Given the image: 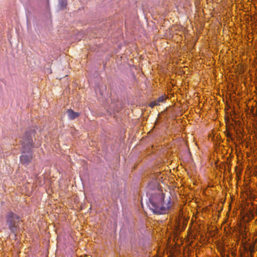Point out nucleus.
Listing matches in <instances>:
<instances>
[{
    "label": "nucleus",
    "mask_w": 257,
    "mask_h": 257,
    "mask_svg": "<svg viewBox=\"0 0 257 257\" xmlns=\"http://www.w3.org/2000/svg\"><path fill=\"white\" fill-rule=\"evenodd\" d=\"M148 205L151 210L156 214H163L168 212L171 206L170 196L166 198L164 194L157 190L154 193H149Z\"/></svg>",
    "instance_id": "f257e3e1"
},
{
    "label": "nucleus",
    "mask_w": 257,
    "mask_h": 257,
    "mask_svg": "<svg viewBox=\"0 0 257 257\" xmlns=\"http://www.w3.org/2000/svg\"><path fill=\"white\" fill-rule=\"evenodd\" d=\"M22 145L23 151L20 157V162L22 165L27 166L31 162L33 158L31 149L34 145L31 133H26L23 139Z\"/></svg>",
    "instance_id": "f03ea898"
},
{
    "label": "nucleus",
    "mask_w": 257,
    "mask_h": 257,
    "mask_svg": "<svg viewBox=\"0 0 257 257\" xmlns=\"http://www.w3.org/2000/svg\"><path fill=\"white\" fill-rule=\"evenodd\" d=\"M7 223L11 231L16 232L19 229V217L14 213L9 212L7 216Z\"/></svg>",
    "instance_id": "7ed1b4c3"
},
{
    "label": "nucleus",
    "mask_w": 257,
    "mask_h": 257,
    "mask_svg": "<svg viewBox=\"0 0 257 257\" xmlns=\"http://www.w3.org/2000/svg\"><path fill=\"white\" fill-rule=\"evenodd\" d=\"M68 116L70 119H74L79 116L80 114L78 112H74L71 109H69L67 111Z\"/></svg>",
    "instance_id": "20e7f679"
},
{
    "label": "nucleus",
    "mask_w": 257,
    "mask_h": 257,
    "mask_svg": "<svg viewBox=\"0 0 257 257\" xmlns=\"http://www.w3.org/2000/svg\"><path fill=\"white\" fill-rule=\"evenodd\" d=\"M158 183L156 180L150 182L148 184V187L149 189L154 190L158 188Z\"/></svg>",
    "instance_id": "39448f33"
},
{
    "label": "nucleus",
    "mask_w": 257,
    "mask_h": 257,
    "mask_svg": "<svg viewBox=\"0 0 257 257\" xmlns=\"http://www.w3.org/2000/svg\"><path fill=\"white\" fill-rule=\"evenodd\" d=\"M59 5L62 9L66 8L67 2L66 0H59Z\"/></svg>",
    "instance_id": "423d86ee"
},
{
    "label": "nucleus",
    "mask_w": 257,
    "mask_h": 257,
    "mask_svg": "<svg viewBox=\"0 0 257 257\" xmlns=\"http://www.w3.org/2000/svg\"><path fill=\"white\" fill-rule=\"evenodd\" d=\"M165 100V98L164 96L159 97L155 101L158 103V105H160V103L163 102Z\"/></svg>",
    "instance_id": "0eeeda50"
},
{
    "label": "nucleus",
    "mask_w": 257,
    "mask_h": 257,
    "mask_svg": "<svg viewBox=\"0 0 257 257\" xmlns=\"http://www.w3.org/2000/svg\"><path fill=\"white\" fill-rule=\"evenodd\" d=\"M156 105H158V103H157V101H153L151 102L149 104V106L151 107H153Z\"/></svg>",
    "instance_id": "6e6552de"
}]
</instances>
